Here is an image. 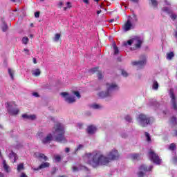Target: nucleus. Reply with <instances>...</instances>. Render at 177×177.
<instances>
[{"label": "nucleus", "instance_id": "nucleus-1", "mask_svg": "<svg viewBox=\"0 0 177 177\" xmlns=\"http://www.w3.org/2000/svg\"><path fill=\"white\" fill-rule=\"evenodd\" d=\"M118 157H120L118 151L113 149L108 153L107 156L100 152H93L92 153H86L83 156V160L86 164H89L93 168H96L99 165H107L113 160H118Z\"/></svg>", "mask_w": 177, "mask_h": 177}, {"label": "nucleus", "instance_id": "nucleus-2", "mask_svg": "<svg viewBox=\"0 0 177 177\" xmlns=\"http://www.w3.org/2000/svg\"><path fill=\"white\" fill-rule=\"evenodd\" d=\"M53 133H49L46 137L44 138V133L40 132L37 133V136L41 140L42 142L46 145V143H50L52 140L55 139L57 142L60 143H66V138H64V126L60 123H56L53 129Z\"/></svg>", "mask_w": 177, "mask_h": 177}, {"label": "nucleus", "instance_id": "nucleus-3", "mask_svg": "<svg viewBox=\"0 0 177 177\" xmlns=\"http://www.w3.org/2000/svg\"><path fill=\"white\" fill-rule=\"evenodd\" d=\"M136 23H138V16L136 15L133 14L132 15L129 16L127 18V21L122 26L123 30L127 32L135 28Z\"/></svg>", "mask_w": 177, "mask_h": 177}, {"label": "nucleus", "instance_id": "nucleus-4", "mask_svg": "<svg viewBox=\"0 0 177 177\" xmlns=\"http://www.w3.org/2000/svg\"><path fill=\"white\" fill-rule=\"evenodd\" d=\"M151 119L149 116L141 113L137 117V122H138L139 125L141 127H147L150 122H151Z\"/></svg>", "mask_w": 177, "mask_h": 177}, {"label": "nucleus", "instance_id": "nucleus-5", "mask_svg": "<svg viewBox=\"0 0 177 177\" xmlns=\"http://www.w3.org/2000/svg\"><path fill=\"white\" fill-rule=\"evenodd\" d=\"M6 107L10 115H17L20 111L19 108H17V106L13 104V102H7L6 104Z\"/></svg>", "mask_w": 177, "mask_h": 177}, {"label": "nucleus", "instance_id": "nucleus-6", "mask_svg": "<svg viewBox=\"0 0 177 177\" xmlns=\"http://www.w3.org/2000/svg\"><path fill=\"white\" fill-rule=\"evenodd\" d=\"M142 39L139 37H136L133 39H131L130 40H128L127 41L124 42V46H131L132 44L133 46H135L136 49H138L142 46Z\"/></svg>", "mask_w": 177, "mask_h": 177}, {"label": "nucleus", "instance_id": "nucleus-7", "mask_svg": "<svg viewBox=\"0 0 177 177\" xmlns=\"http://www.w3.org/2000/svg\"><path fill=\"white\" fill-rule=\"evenodd\" d=\"M106 90L110 93L111 96L113 92H115L120 89V86H118L115 82L106 83Z\"/></svg>", "mask_w": 177, "mask_h": 177}, {"label": "nucleus", "instance_id": "nucleus-8", "mask_svg": "<svg viewBox=\"0 0 177 177\" xmlns=\"http://www.w3.org/2000/svg\"><path fill=\"white\" fill-rule=\"evenodd\" d=\"M149 157L151 161H153L154 164H156L157 165H160V164H161V159H160V157H158V155L154 153L153 150L149 151Z\"/></svg>", "mask_w": 177, "mask_h": 177}, {"label": "nucleus", "instance_id": "nucleus-9", "mask_svg": "<svg viewBox=\"0 0 177 177\" xmlns=\"http://www.w3.org/2000/svg\"><path fill=\"white\" fill-rule=\"evenodd\" d=\"M151 169H153L152 165H150L148 168L147 165H141L139 168L138 177L145 176V174H146V172H149Z\"/></svg>", "mask_w": 177, "mask_h": 177}, {"label": "nucleus", "instance_id": "nucleus-10", "mask_svg": "<svg viewBox=\"0 0 177 177\" xmlns=\"http://www.w3.org/2000/svg\"><path fill=\"white\" fill-rule=\"evenodd\" d=\"M61 96L64 97V100L66 102V103H75V97L73 95H70L68 93L63 92L61 93Z\"/></svg>", "mask_w": 177, "mask_h": 177}, {"label": "nucleus", "instance_id": "nucleus-11", "mask_svg": "<svg viewBox=\"0 0 177 177\" xmlns=\"http://www.w3.org/2000/svg\"><path fill=\"white\" fill-rule=\"evenodd\" d=\"M131 64L133 66H138V67H139V68H142L143 67V66H145L146 64V56H144L142 58V60L140 61H133L131 62Z\"/></svg>", "mask_w": 177, "mask_h": 177}, {"label": "nucleus", "instance_id": "nucleus-12", "mask_svg": "<svg viewBox=\"0 0 177 177\" xmlns=\"http://www.w3.org/2000/svg\"><path fill=\"white\" fill-rule=\"evenodd\" d=\"M170 97L171 99V103L172 109H174V110L177 112L176 98L175 97V95L174 94V93H171Z\"/></svg>", "mask_w": 177, "mask_h": 177}, {"label": "nucleus", "instance_id": "nucleus-13", "mask_svg": "<svg viewBox=\"0 0 177 177\" xmlns=\"http://www.w3.org/2000/svg\"><path fill=\"white\" fill-rule=\"evenodd\" d=\"M34 156L39 160H44V161L48 160V157H46V156H45L44 153L39 152L35 153Z\"/></svg>", "mask_w": 177, "mask_h": 177}, {"label": "nucleus", "instance_id": "nucleus-14", "mask_svg": "<svg viewBox=\"0 0 177 177\" xmlns=\"http://www.w3.org/2000/svg\"><path fill=\"white\" fill-rule=\"evenodd\" d=\"M2 165L5 172H6L7 174H9V172H10L11 171V169L9 165H8V163L6 162V160H3Z\"/></svg>", "mask_w": 177, "mask_h": 177}, {"label": "nucleus", "instance_id": "nucleus-15", "mask_svg": "<svg viewBox=\"0 0 177 177\" xmlns=\"http://www.w3.org/2000/svg\"><path fill=\"white\" fill-rule=\"evenodd\" d=\"M96 131H97V128H96L94 125L88 126L87 128V132L89 133V135H93Z\"/></svg>", "mask_w": 177, "mask_h": 177}, {"label": "nucleus", "instance_id": "nucleus-16", "mask_svg": "<svg viewBox=\"0 0 177 177\" xmlns=\"http://www.w3.org/2000/svg\"><path fill=\"white\" fill-rule=\"evenodd\" d=\"M49 162H43L37 168H32L33 171H39V169H44V168L49 167Z\"/></svg>", "mask_w": 177, "mask_h": 177}, {"label": "nucleus", "instance_id": "nucleus-17", "mask_svg": "<svg viewBox=\"0 0 177 177\" xmlns=\"http://www.w3.org/2000/svg\"><path fill=\"white\" fill-rule=\"evenodd\" d=\"M72 169H73V172H78V171H81V169H86V167L85 166L74 165L73 166Z\"/></svg>", "mask_w": 177, "mask_h": 177}, {"label": "nucleus", "instance_id": "nucleus-18", "mask_svg": "<svg viewBox=\"0 0 177 177\" xmlns=\"http://www.w3.org/2000/svg\"><path fill=\"white\" fill-rule=\"evenodd\" d=\"M100 97H102V99L104 97H110L111 95H110V93L106 90V91H102L99 93L98 94Z\"/></svg>", "mask_w": 177, "mask_h": 177}, {"label": "nucleus", "instance_id": "nucleus-19", "mask_svg": "<svg viewBox=\"0 0 177 177\" xmlns=\"http://www.w3.org/2000/svg\"><path fill=\"white\" fill-rule=\"evenodd\" d=\"M22 118L25 120H34L35 118H37V116L35 115H30V114H24L22 115Z\"/></svg>", "mask_w": 177, "mask_h": 177}, {"label": "nucleus", "instance_id": "nucleus-20", "mask_svg": "<svg viewBox=\"0 0 177 177\" xmlns=\"http://www.w3.org/2000/svg\"><path fill=\"white\" fill-rule=\"evenodd\" d=\"M9 158L10 160L13 159L12 162H16L17 161V154L15 153V152L11 151L9 154Z\"/></svg>", "mask_w": 177, "mask_h": 177}, {"label": "nucleus", "instance_id": "nucleus-21", "mask_svg": "<svg viewBox=\"0 0 177 177\" xmlns=\"http://www.w3.org/2000/svg\"><path fill=\"white\" fill-rule=\"evenodd\" d=\"M32 74L35 77H39L41 75V71L39 68L34 69L32 71Z\"/></svg>", "mask_w": 177, "mask_h": 177}, {"label": "nucleus", "instance_id": "nucleus-22", "mask_svg": "<svg viewBox=\"0 0 177 177\" xmlns=\"http://www.w3.org/2000/svg\"><path fill=\"white\" fill-rule=\"evenodd\" d=\"M8 74L11 78V80H14L15 78V71L12 68H8Z\"/></svg>", "mask_w": 177, "mask_h": 177}, {"label": "nucleus", "instance_id": "nucleus-23", "mask_svg": "<svg viewBox=\"0 0 177 177\" xmlns=\"http://www.w3.org/2000/svg\"><path fill=\"white\" fill-rule=\"evenodd\" d=\"M152 89L154 91H157L158 89V82L157 81L154 80L152 84Z\"/></svg>", "mask_w": 177, "mask_h": 177}, {"label": "nucleus", "instance_id": "nucleus-24", "mask_svg": "<svg viewBox=\"0 0 177 177\" xmlns=\"http://www.w3.org/2000/svg\"><path fill=\"white\" fill-rule=\"evenodd\" d=\"M61 37H62V35L60 33H56L54 37V41L59 42V39H60Z\"/></svg>", "mask_w": 177, "mask_h": 177}, {"label": "nucleus", "instance_id": "nucleus-25", "mask_svg": "<svg viewBox=\"0 0 177 177\" xmlns=\"http://www.w3.org/2000/svg\"><path fill=\"white\" fill-rule=\"evenodd\" d=\"M131 160H139V153H133L130 156Z\"/></svg>", "mask_w": 177, "mask_h": 177}, {"label": "nucleus", "instance_id": "nucleus-26", "mask_svg": "<svg viewBox=\"0 0 177 177\" xmlns=\"http://www.w3.org/2000/svg\"><path fill=\"white\" fill-rule=\"evenodd\" d=\"M23 169H24V165L23 163H20L17 165V170L18 171V172L23 171Z\"/></svg>", "mask_w": 177, "mask_h": 177}, {"label": "nucleus", "instance_id": "nucleus-27", "mask_svg": "<svg viewBox=\"0 0 177 177\" xmlns=\"http://www.w3.org/2000/svg\"><path fill=\"white\" fill-rule=\"evenodd\" d=\"M174 56H175L174 53L173 52H170V53L167 54V60H171L172 57H174Z\"/></svg>", "mask_w": 177, "mask_h": 177}, {"label": "nucleus", "instance_id": "nucleus-28", "mask_svg": "<svg viewBox=\"0 0 177 177\" xmlns=\"http://www.w3.org/2000/svg\"><path fill=\"white\" fill-rule=\"evenodd\" d=\"M91 109H93L94 110H97L99 109H100V105L97 104H93L91 106Z\"/></svg>", "mask_w": 177, "mask_h": 177}, {"label": "nucleus", "instance_id": "nucleus-29", "mask_svg": "<svg viewBox=\"0 0 177 177\" xmlns=\"http://www.w3.org/2000/svg\"><path fill=\"white\" fill-rule=\"evenodd\" d=\"M169 150H171L172 151L176 149V145H175V143H171L169 147Z\"/></svg>", "mask_w": 177, "mask_h": 177}, {"label": "nucleus", "instance_id": "nucleus-30", "mask_svg": "<svg viewBox=\"0 0 177 177\" xmlns=\"http://www.w3.org/2000/svg\"><path fill=\"white\" fill-rule=\"evenodd\" d=\"M1 28H2L3 32H5L8 30V25L4 21H3V25L1 26Z\"/></svg>", "mask_w": 177, "mask_h": 177}, {"label": "nucleus", "instance_id": "nucleus-31", "mask_svg": "<svg viewBox=\"0 0 177 177\" xmlns=\"http://www.w3.org/2000/svg\"><path fill=\"white\" fill-rule=\"evenodd\" d=\"M113 50H114V55H118L119 50L115 44H113Z\"/></svg>", "mask_w": 177, "mask_h": 177}, {"label": "nucleus", "instance_id": "nucleus-32", "mask_svg": "<svg viewBox=\"0 0 177 177\" xmlns=\"http://www.w3.org/2000/svg\"><path fill=\"white\" fill-rule=\"evenodd\" d=\"M22 43L24 44V45H27L28 44V37H25L22 39Z\"/></svg>", "mask_w": 177, "mask_h": 177}, {"label": "nucleus", "instance_id": "nucleus-33", "mask_svg": "<svg viewBox=\"0 0 177 177\" xmlns=\"http://www.w3.org/2000/svg\"><path fill=\"white\" fill-rule=\"evenodd\" d=\"M82 149H84V145L80 144L75 149V153H77V151H79V150H82Z\"/></svg>", "mask_w": 177, "mask_h": 177}, {"label": "nucleus", "instance_id": "nucleus-34", "mask_svg": "<svg viewBox=\"0 0 177 177\" xmlns=\"http://www.w3.org/2000/svg\"><path fill=\"white\" fill-rule=\"evenodd\" d=\"M70 8H71V3L67 2L66 7L64 8V10H67V9H70Z\"/></svg>", "mask_w": 177, "mask_h": 177}, {"label": "nucleus", "instance_id": "nucleus-35", "mask_svg": "<svg viewBox=\"0 0 177 177\" xmlns=\"http://www.w3.org/2000/svg\"><path fill=\"white\" fill-rule=\"evenodd\" d=\"M125 120L127 121V122H132V118L129 115H127L125 117Z\"/></svg>", "mask_w": 177, "mask_h": 177}, {"label": "nucleus", "instance_id": "nucleus-36", "mask_svg": "<svg viewBox=\"0 0 177 177\" xmlns=\"http://www.w3.org/2000/svg\"><path fill=\"white\" fill-rule=\"evenodd\" d=\"M145 136L147 142H151V138H150V134H149V133H145Z\"/></svg>", "mask_w": 177, "mask_h": 177}, {"label": "nucleus", "instance_id": "nucleus-37", "mask_svg": "<svg viewBox=\"0 0 177 177\" xmlns=\"http://www.w3.org/2000/svg\"><path fill=\"white\" fill-rule=\"evenodd\" d=\"M171 124H173L174 125L176 124H177L176 118V117L171 118Z\"/></svg>", "mask_w": 177, "mask_h": 177}, {"label": "nucleus", "instance_id": "nucleus-38", "mask_svg": "<svg viewBox=\"0 0 177 177\" xmlns=\"http://www.w3.org/2000/svg\"><path fill=\"white\" fill-rule=\"evenodd\" d=\"M98 70V67L93 68L90 70V73H92L93 74V73H96V71H97Z\"/></svg>", "mask_w": 177, "mask_h": 177}, {"label": "nucleus", "instance_id": "nucleus-39", "mask_svg": "<svg viewBox=\"0 0 177 177\" xmlns=\"http://www.w3.org/2000/svg\"><path fill=\"white\" fill-rule=\"evenodd\" d=\"M62 158H60V156L56 155L55 156V160L57 162H59Z\"/></svg>", "mask_w": 177, "mask_h": 177}, {"label": "nucleus", "instance_id": "nucleus-40", "mask_svg": "<svg viewBox=\"0 0 177 177\" xmlns=\"http://www.w3.org/2000/svg\"><path fill=\"white\" fill-rule=\"evenodd\" d=\"M74 95L76 96L78 99H80V97H81V95L80 94V92H78V91H75Z\"/></svg>", "mask_w": 177, "mask_h": 177}, {"label": "nucleus", "instance_id": "nucleus-41", "mask_svg": "<svg viewBox=\"0 0 177 177\" xmlns=\"http://www.w3.org/2000/svg\"><path fill=\"white\" fill-rule=\"evenodd\" d=\"M151 3L153 6H157V5H158L157 1H156V0H151Z\"/></svg>", "mask_w": 177, "mask_h": 177}, {"label": "nucleus", "instance_id": "nucleus-42", "mask_svg": "<svg viewBox=\"0 0 177 177\" xmlns=\"http://www.w3.org/2000/svg\"><path fill=\"white\" fill-rule=\"evenodd\" d=\"M97 77L99 80H102L103 78V75L102 74V72L97 73Z\"/></svg>", "mask_w": 177, "mask_h": 177}, {"label": "nucleus", "instance_id": "nucleus-43", "mask_svg": "<svg viewBox=\"0 0 177 177\" xmlns=\"http://www.w3.org/2000/svg\"><path fill=\"white\" fill-rule=\"evenodd\" d=\"M122 75H123V77H128V73H127L125 71H122Z\"/></svg>", "mask_w": 177, "mask_h": 177}, {"label": "nucleus", "instance_id": "nucleus-44", "mask_svg": "<svg viewBox=\"0 0 177 177\" xmlns=\"http://www.w3.org/2000/svg\"><path fill=\"white\" fill-rule=\"evenodd\" d=\"M163 12H166V13H169V9L167 7L163 8Z\"/></svg>", "mask_w": 177, "mask_h": 177}, {"label": "nucleus", "instance_id": "nucleus-45", "mask_svg": "<svg viewBox=\"0 0 177 177\" xmlns=\"http://www.w3.org/2000/svg\"><path fill=\"white\" fill-rule=\"evenodd\" d=\"M32 96H34L35 97H39V94H38V93L37 92H35V93H32Z\"/></svg>", "mask_w": 177, "mask_h": 177}, {"label": "nucleus", "instance_id": "nucleus-46", "mask_svg": "<svg viewBox=\"0 0 177 177\" xmlns=\"http://www.w3.org/2000/svg\"><path fill=\"white\" fill-rule=\"evenodd\" d=\"M24 51L25 52V53L26 55H29L30 54V50L27 49V48H24Z\"/></svg>", "mask_w": 177, "mask_h": 177}, {"label": "nucleus", "instance_id": "nucleus-47", "mask_svg": "<svg viewBox=\"0 0 177 177\" xmlns=\"http://www.w3.org/2000/svg\"><path fill=\"white\" fill-rule=\"evenodd\" d=\"M173 162H174V164H176V163H177V156H174V157L173 158Z\"/></svg>", "mask_w": 177, "mask_h": 177}, {"label": "nucleus", "instance_id": "nucleus-48", "mask_svg": "<svg viewBox=\"0 0 177 177\" xmlns=\"http://www.w3.org/2000/svg\"><path fill=\"white\" fill-rule=\"evenodd\" d=\"M176 17H177V16L175 14L171 15V19H172V20H175V19H176Z\"/></svg>", "mask_w": 177, "mask_h": 177}, {"label": "nucleus", "instance_id": "nucleus-49", "mask_svg": "<svg viewBox=\"0 0 177 177\" xmlns=\"http://www.w3.org/2000/svg\"><path fill=\"white\" fill-rule=\"evenodd\" d=\"M35 17H36V18L39 17V12H36L35 13Z\"/></svg>", "mask_w": 177, "mask_h": 177}, {"label": "nucleus", "instance_id": "nucleus-50", "mask_svg": "<svg viewBox=\"0 0 177 177\" xmlns=\"http://www.w3.org/2000/svg\"><path fill=\"white\" fill-rule=\"evenodd\" d=\"M77 128H79V129H81V128H82V123H78L77 124Z\"/></svg>", "mask_w": 177, "mask_h": 177}, {"label": "nucleus", "instance_id": "nucleus-51", "mask_svg": "<svg viewBox=\"0 0 177 177\" xmlns=\"http://www.w3.org/2000/svg\"><path fill=\"white\" fill-rule=\"evenodd\" d=\"M20 177H27V175H26L24 173H21Z\"/></svg>", "mask_w": 177, "mask_h": 177}, {"label": "nucleus", "instance_id": "nucleus-52", "mask_svg": "<svg viewBox=\"0 0 177 177\" xmlns=\"http://www.w3.org/2000/svg\"><path fill=\"white\" fill-rule=\"evenodd\" d=\"M65 151H66V153H70V148H66V149H65Z\"/></svg>", "mask_w": 177, "mask_h": 177}, {"label": "nucleus", "instance_id": "nucleus-53", "mask_svg": "<svg viewBox=\"0 0 177 177\" xmlns=\"http://www.w3.org/2000/svg\"><path fill=\"white\" fill-rule=\"evenodd\" d=\"M83 2H84V3L88 4V3H89V0H83Z\"/></svg>", "mask_w": 177, "mask_h": 177}, {"label": "nucleus", "instance_id": "nucleus-54", "mask_svg": "<svg viewBox=\"0 0 177 177\" xmlns=\"http://www.w3.org/2000/svg\"><path fill=\"white\" fill-rule=\"evenodd\" d=\"M33 63H34V64H37V59H35V58H33Z\"/></svg>", "mask_w": 177, "mask_h": 177}, {"label": "nucleus", "instance_id": "nucleus-55", "mask_svg": "<svg viewBox=\"0 0 177 177\" xmlns=\"http://www.w3.org/2000/svg\"><path fill=\"white\" fill-rule=\"evenodd\" d=\"M132 2H134L135 3H138L139 2V0H131Z\"/></svg>", "mask_w": 177, "mask_h": 177}, {"label": "nucleus", "instance_id": "nucleus-56", "mask_svg": "<svg viewBox=\"0 0 177 177\" xmlns=\"http://www.w3.org/2000/svg\"><path fill=\"white\" fill-rule=\"evenodd\" d=\"M100 13H102L101 10L97 11V15H100Z\"/></svg>", "mask_w": 177, "mask_h": 177}, {"label": "nucleus", "instance_id": "nucleus-57", "mask_svg": "<svg viewBox=\"0 0 177 177\" xmlns=\"http://www.w3.org/2000/svg\"><path fill=\"white\" fill-rule=\"evenodd\" d=\"M62 5H63V2L60 1V2L59 3V6H62Z\"/></svg>", "mask_w": 177, "mask_h": 177}, {"label": "nucleus", "instance_id": "nucleus-58", "mask_svg": "<svg viewBox=\"0 0 177 177\" xmlns=\"http://www.w3.org/2000/svg\"><path fill=\"white\" fill-rule=\"evenodd\" d=\"M165 3H166V5H171V3L167 1H165Z\"/></svg>", "mask_w": 177, "mask_h": 177}, {"label": "nucleus", "instance_id": "nucleus-59", "mask_svg": "<svg viewBox=\"0 0 177 177\" xmlns=\"http://www.w3.org/2000/svg\"><path fill=\"white\" fill-rule=\"evenodd\" d=\"M174 136H177V130L174 132Z\"/></svg>", "mask_w": 177, "mask_h": 177}, {"label": "nucleus", "instance_id": "nucleus-60", "mask_svg": "<svg viewBox=\"0 0 177 177\" xmlns=\"http://www.w3.org/2000/svg\"><path fill=\"white\" fill-rule=\"evenodd\" d=\"M122 138H127V135L126 134L122 135Z\"/></svg>", "mask_w": 177, "mask_h": 177}, {"label": "nucleus", "instance_id": "nucleus-61", "mask_svg": "<svg viewBox=\"0 0 177 177\" xmlns=\"http://www.w3.org/2000/svg\"><path fill=\"white\" fill-rule=\"evenodd\" d=\"M175 37L177 39V30L175 32Z\"/></svg>", "mask_w": 177, "mask_h": 177}, {"label": "nucleus", "instance_id": "nucleus-62", "mask_svg": "<svg viewBox=\"0 0 177 177\" xmlns=\"http://www.w3.org/2000/svg\"><path fill=\"white\" fill-rule=\"evenodd\" d=\"M0 177H3V174L1 172H0Z\"/></svg>", "mask_w": 177, "mask_h": 177}, {"label": "nucleus", "instance_id": "nucleus-63", "mask_svg": "<svg viewBox=\"0 0 177 177\" xmlns=\"http://www.w3.org/2000/svg\"><path fill=\"white\" fill-rule=\"evenodd\" d=\"M50 119H51L52 121H55L54 118H52V117H51Z\"/></svg>", "mask_w": 177, "mask_h": 177}, {"label": "nucleus", "instance_id": "nucleus-64", "mask_svg": "<svg viewBox=\"0 0 177 177\" xmlns=\"http://www.w3.org/2000/svg\"><path fill=\"white\" fill-rule=\"evenodd\" d=\"M59 177H67V176H60Z\"/></svg>", "mask_w": 177, "mask_h": 177}]
</instances>
